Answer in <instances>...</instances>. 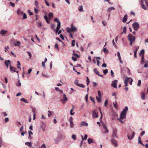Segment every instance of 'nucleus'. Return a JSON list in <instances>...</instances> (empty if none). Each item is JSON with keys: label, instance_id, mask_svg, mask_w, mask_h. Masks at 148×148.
<instances>
[{"label": "nucleus", "instance_id": "nucleus-2", "mask_svg": "<svg viewBox=\"0 0 148 148\" xmlns=\"http://www.w3.org/2000/svg\"><path fill=\"white\" fill-rule=\"evenodd\" d=\"M140 4L142 8L146 10L148 9V2L147 0H140Z\"/></svg>", "mask_w": 148, "mask_h": 148}, {"label": "nucleus", "instance_id": "nucleus-16", "mask_svg": "<svg viewBox=\"0 0 148 148\" xmlns=\"http://www.w3.org/2000/svg\"><path fill=\"white\" fill-rule=\"evenodd\" d=\"M13 44L15 46L19 47L20 46V42L16 40L14 42Z\"/></svg>", "mask_w": 148, "mask_h": 148}, {"label": "nucleus", "instance_id": "nucleus-6", "mask_svg": "<svg viewBox=\"0 0 148 148\" xmlns=\"http://www.w3.org/2000/svg\"><path fill=\"white\" fill-rule=\"evenodd\" d=\"M117 130L116 128H113L112 130V138H118V136L117 134Z\"/></svg>", "mask_w": 148, "mask_h": 148}, {"label": "nucleus", "instance_id": "nucleus-28", "mask_svg": "<svg viewBox=\"0 0 148 148\" xmlns=\"http://www.w3.org/2000/svg\"><path fill=\"white\" fill-rule=\"evenodd\" d=\"M123 31L122 32L121 34H122V33H124L126 34V27L125 26H124L123 27Z\"/></svg>", "mask_w": 148, "mask_h": 148}, {"label": "nucleus", "instance_id": "nucleus-21", "mask_svg": "<svg viewBox=\"0 0 148 148\" xmlns=\"http://www.w3.org/2000/svg\"><path fill=\"white\" fill-rule=\"evenodd\" d=\"M103 128L105 129V130H106V132H104L103 133L105 134L108 133V130L106 125L105 124H103Z\"/></svg>", "mask_w": 148, "mask_h": 148}, {"label": "nucleus", "instance_id": "nucleus-32", "mask_svg": "<svg viewBox=\"0 0 148 148\" xmlns=\"http://www.w3.org/2000/svg\"><path fill=\"white\" fill-rule=\"evenodd\" d=\"M94 72L95 73L96 75H99V73L98 71L97 70V69L96 68H95L93 70Z\"/></svg>", "mask_w": 148, "mask_h": 148}, {"label": "nucleus", "instance_id": "nucleus-35", "mask_svg": "<svg viewBox=\"0 0 148 148\" xmlns=\"http://www.w3.org/2000/svg\"><path fill=\"white\" fill-rule=\"evenodd\" d=\"M73 108H72V109L70 111V114L71 115H73L74 114L75 112L73 113L72 112L73 111V109L74 108V107L73 106H72Z\"/></svg>", "mask_w": 148, "mask_h": 148}, {"label": "nucleus", "instance_id": "nucleus-61", "mask_svg": "<svg viewBox=\"0 0 148 148\" xmlns=\"http://www.w3.org/2000/svg\"><path fill=\"white\" fill-rule=\"evenodd\" d=\"M72 59L74 61H77V60L76 58L73 56L72 57Z\"/></svg>", "mask_w": 148, "mask_h": 148}, {"label": "nucleus", "instance_id": "nucleus-57", "mask_svg": "<svg viewBox=\"0 0 148 148\" xmlns=\"http://www.w3.org/2000/svg\"><path fill=\"white\" fill-rule=\"evenodd\" d=\"M48 115L49 116H50L52 114L51 112V111H48Z\"/></svg>", "mask_w": 148, "mask_h": 148}, {"label": "nucleus", "instance_id": "nucleus-47", "mask_svg": "<svg viewBox=\"0 0 148 148\" xmlns=\"http://www.w3.org/2000/svg\"><path fill=\"white\" fill-rule=\"evenodd\" d=\"M21 84L20 82V80H19L18 81V84H16V85L17 86H21Z\"/></svg>", "mask_w": 148, "mask_h": 148}, {"label": "nucleus", "instance_id": "nucleus-55", "mask_svg": "<svg viewBox=\"0 0 148 148\" xmlns=\"http://www.w3.org/2000/svg\"><path fill=\"white\" fill-rule=\"evenodd\" d=\"M108 104V100L106 99L105 101L104 105L105 106H106Z\"/></svg>", "mask_w": 148, "mask_h": 148}, {"label": "nucleus", "instance_id": "nucleus-1", "mask_svg": "<svg viewBox=\"0 0 148 148\" xmlns=\"http://www.w3.org/2000/svg\"><path fill=\"white\" fill-rule=\"evenodd\" d=\"M128 40L130 41V45L132 46L135 41L136 38L135 36H133L132 34H129L127 36Z\"/></svg>", "mask_w": 148, "mask_h": 148}, {"label": "nucleus", "instance_id": "nucleus-11", "mask_svg": "<svg viewBox=\"0 0 148 148\" xmlns=\"http://www.w3.org/2000/svg\"><path fill=\"white\" fill-rule=\"evenodd\" d=\"M10 71L12 73H14L15 72L16 70L17 69V68H16L12 66L11 65L10 66Z\"/></svg>", "mask_w": 148, "mask_h": 148}, {"label": "nucleus", "instance_id": "nucleus-12", "mask_svg": "<svg viewBox=\"0 0 148 148\" xmlns=\"http://www.w3.org/2000/svg\"><path fill=\"white\" fill-rule=\"evenodd\" d=\"M71 31L72 32H76L77 30V28L75 26H74L73 24L71 25Z\"/></svg>", "mask_w": 148, "mask_h": 148}, {"label": "nucleus", "instance_id": "nucleus-36", "mask_svg": "<svg viewBox=\"0 0 148 148\" xmlns=\"http://www.w3.org/2000/svg\"><path fill=\"white\" fill-rule=\"evenodd\" d=\"M70 123V126L71 128H73L74 127V124L73 121L69 122Z\"/></svg>", "mask_w": 148, "mask_h": 148}, {"label": "nucleus", "instance_id": "nucleus-64", "mask_svg": "<svg viewBox=\"0 0 148 148\" xmlns=\"http://www.w3.org/2000/svg\"><path fill=\"white\" fill-rule=\"evenodd\" d=\"M28 13H29V15H32L33 14V13L32 12H31L30 11V10H28Z\"/></svg>", "mask_w": 148, "mask_h": 148}, {"label": "nucleus", "instance_id": "nucleus-42", "mask_svg": "<svg viewBox=\"0 0 148 148\" xmlns=\"http://www.w3.org/2000/svg\"><path fill=\"white\" fill-rule=\"evenodd\" d=\"M113 104L114 107L116 108H117V106L116 104V102L115 101V102H113Z\"/></svg>", "mask_w": 148, "mask_h": 148}, {"label": "nucleus", "instance_id": "nucleus-15", "mask_svg": "<svg viewBox=\"0 0 148 148\" xmlns=\"http://www.w3.org/2000/svg\"><path fill=\"white\" fill-rule=\"evenodd\" d=\"M5 64L6 66L7 67H8V64H9L10 66L11 65V63H10V61L9 60H6L5 62Z\"/></svg>", "mask_w": 148, "mask_h": 148}, {"label": "nucleus", "instance_id": "nucleus-56", "mask_svg": "<svg viewBox=\"0 0 148 148\" xmlns=\"http://www.w3.org/2000/svg\"><path fill=\"white\" fill-rule=\"evenodd\" d=\"M66 30H67V31L68 32L70 33L71 32V28H70L69 27H68L66 29Z\"/></svg>", "mask_w": 148, "mask_h": 148}, {"label": "nucleus", "instance_id": "nucleus-52", "mask_svg": "<svg viewBox=\"0 0 148 148\" xmlns=\"http://www.w3.org/2000/svg\"><path fill=\"white\" fill-rule=\"evenodd\" d=\"M45 62L43 61H42V66L45 69Z\"/></svg>", "mask_w": 148, "mask_h": 148}, {"label": "nucleus", "instance_id": "nucleus-33", "mask_svg": "<svg viewBox=\"0 0 148 148\" xmlns=\"http://www.w3.org/2000/svg\"><path fill=\"white\" fill-rule=\"evenodd\" d=\"M38 148H47L45 144H43L41 146H39Z\"/></svg>", "mask_w": 148, "mask_h": 148}, {"label": "nucleus", "instance_id": "nucleus-17", "mask_svg": "<svg viewBox=\"0 0 148 148\" xmlns=\"http://www.w3.org/2000/svg\"><path fill=\"white\" fill-rule=\"evenodd\" d=\"M117 56H118V58L120 61V63L121 64H122L123 63V62L121 60V57L120 54L119 52H118L117 53Z\"/></svg>", "mask_w": 148, "mask_h": 148}, {"label": "nucleus", "instance_id": "nucleus-46", "mask_svg": "<svg viewBox=\"0 0 148 148\" xmlns=\"http://www.w3.org/2000/svg\"><path fill=\"white\" fill-rule=\"evenodd\" d=\"M144 49H142L140 51L139 53V55H140L141 54H142L143 55H144Z\"/></svg>", "mask_w": 148, "mask_h": 148}, {"label": "nucleus", "instance_id": "nucleus-27", "mask_svg": "<svg viewBox=\"0 0 148 148\" xmlns=\"http://www.w3.org/2000/svg\"><path fill=\"white\" fill-rule=\"evenodd\" d=\"M21 100L22 101H23L25 103H28V101L27 100L25 99L24 98H21Z\"/></svg>", "mask_w": 148, "mask_h": 148}, {"label": "nucleus", "instance_id": "nucleus-50", "mask_svg": "<svg viewBox=\"0 0 148 148\" xmlns=\"http://www.w3.org/2000/svg\"><path fill=\"white\" fill-rule=\"evenodd\" d=\"M100 113L101 115V117L100 118V121L101 122H102V118L103 114H102V112H100Z\"/></svg>", "mask_w": 148, "mask_h": 148}, {"label": "nucleus", "instance_id": "nucleus-49", "mask_svg": "<svg viewBox=\"0 0 148 148\" xmlns=\"http://www.w3.org/2000/svg\"><path fill=\"white\" fill-rule=\"evenodd\" d=\"M108 70L107 69H106L103 71V73L105 75H106L108 73Z\"/></svg>", "mask_w": 148, "mask_h": 148}, {"label": "nucleus", "instance_id": "nucleus-41", "mask_svg": "<svg viewBox=\"0 0 148 148\" xmlns=\"http://www.w3.org/2000/svg\"><path fill=\"white\" fill-rule=\"evenodd\" d=\"M103 51L105 53H107L108 52V50L106 49V47L103 49Z\"/></svg>", "mask_w": 148, "mask_h": 148}, {"label": "nucleus", "instance_id": "nucleus-62", "mask_svg": "<svg viewBox=\"0 0 148 148\" xmlns=\"http://www.w3.org/2000/svg\"><path fill=\"white\" fill-rule=\"evenodd\" d=\"M56 39V40L59 41V42H61L63 44H64V43L61 41V40L59 38L57 37Z\"/></svg>", "mask_w": 148, "mask_h": 148}, {"label": "nucleus", "instance_id": "nucleus-10", "mask_svg": "<svg viewBox=\"0 0 148 148\" xmlns=\"http://www.w3.org/2000/svg\"><path fill=\"white\" fill-rule=\"evenodd\" d=\"M118 82L117 80H114L112 81L111 84V86L115 88H117L116 84Z\"/></svg>", "mask_w": 148, "mask_h": 148}, {"label": "nucleus", "instance_id": "nucleus-13", "mask_svg": "<svg viewBox=\"0 0 148 148\" xmlns=\"http://www.w3.org/2000/svg\"><path fill=\"white\" fill-rule=\"evenodd\" d=\"M92 115L93 117L97 118L98 116V114L96 113L95 110H93L92 112Z\"/></svg>", "mask_w": 148, "mask_h": 148}, {"label": "nucleus", "instance_id": "nucleus-40", "mask_svg": "<svg viewBox=\"0 0 148 148\" xmlns=\"http://www.w3.org/2000/svg\"><path fill=\"white\" fill-rule=\"evenodd\" d=\"M77 86H79V87H81V88H84V87H85L84 85L83 84H79L77 85Z\"/></svg>", "mask_w": 148, "mask_h": 148}, {"label": "nucleus", "instance_id": "nucleus-20", "mask_svg": "<svg viewBox=\"0 0 148 148\" xmlns=\"http://www.w3.org/2000/svg\"><path fill=\"white\" fill-rule=\"evenodd\" d=\"M21 15H22V14H23V19H25L26 18H27V16L26 14L25 13H24L22 11H21Z\"/></svg>", "mask_w": 148, "mask_h": 148}, {"label": "nucleus", "instance_id": "nucleus-3", "mask_svg": "<svg viewBox=\"0 0 148 148\" xmlns=\"http://www.w3.org/2000/svg\"><path fill=\"white\" fill-rule=\"evenodd\" d=\"M128 110V108L127 107L125 106L121 113L120 117L121 119H124L126 118V114Z\"/></svg>", "mask_w": 148, "mask_h": 148}, {"label": "nucleus", "instance_id": "nucleus-43", "mask_svg": "<svg viewBox=\"0 0 148 148\" xmlns=\"http://www.w3.org/2000/svg\"><path fill=\"white\" fill-rule=\"evenodd\" d=\"M54 47L55 49H57L58 50L59 49V48L58 46V45L57 44H55V45Z\"/></svg>", "mask_w": 148, "mask_h": 148}, {"label": "nucleus", "instance_id": "nucleus-30", "mask_svg": "<svg viewBox=\"0 0 148 148\" xmlns=\"http://www.w3.org/2000/svg\"><path fill=\"white\" fill-rule=\"evenodd\" d=\"M96 98L98 102L99 103L100 102L101 100V97H97Z\"/></svg>", "mask_w": 148, "mask_h": 148}, {"label": "nucleus", "instance_id": "nucleus-34", "mask_svg": "<svg viewBox=\"0 0 148 148\" xmlns=\"http://www.w3.org/2000/svg\"><path fill=\"white\" fill-rule=\"evenodd\" d=\"M144 62V55H142V59L141 60V64H143V63Z\"/></svg>", "mask_w": 148, "mask_h": 148}, {"label": "nucleus", "instance_id": "nucleus-26", "mask_svg": "<svg viewBox=\"0 0 148 148\" xmlns=\"http://www.w3.org/2000/svg\"><path fill=\"white\" fill-rule=\"evenodd\" d=\"M7 32V31L2 29L1 31L0 34H6Z\"/></svg>", "mask_w": 148, "mask_h": 148}, {"label": "nucleus", "instance_id": "nucleus-4", "mask_svg": "<svg viewBox=\"0 0 148 148\" xmlns=\"http://www.w3.org/2000/svg\"><path fill=\"white\" fill-rule=\"evenodd\" d=\"M54 21L55 22H57L58 23L56 29V30H55V32L56 33H57L60 27L61 23L59 19L57 18H56L54 19Z\"/></svg>", "mask_w": 148, "mask_h": 148}, {"label": "nucleus", "instance_id": "nucleus-44", "mask_svg": "<svg viewBox=\"0 0 148 148\" xmlns=\"http://www.w3.org/2000/svg\"><path fill=\"white\" fill-rule=\"evenodd\" d=\"M72 138L74 140H76V135L75 134L73 135L72 136Z\"/></svg>", "mask_w": 148, "mask_h": 148}, {"label": "nucleus", "instance_id": "nucleus-54", "mask_svg": "<svg viewBox=\"0 0 148 148\" xmlns=\"http://www.w3.org/2000/svg\"><path fill=\"white\" fill-rule=\"evenodd\" d=\"M2 139L1 137H0V147H1V145L2 144Z\"/></svg>", "mask_w": 148, "mask_h": 148}, {"label": "nucleus", "instance_id": "nucleus-23", "mask_svg": "<svg viewBox=\"0 0 148 148\" xmlns=\"http://www.w3.org/2000/svg\"><path fill=\"white\" fill-rule=\"evenodd\" d=\"M88 143L89 144H90L93 143V139L91 138H88Z\"/></svg>", "mask_w": 148, "mask_h": 148}, {"label": "nucleus", "instance_id": "nucleus-45", "mask_svg": "<svg viewBox=\"0 0 148 148\" xmlns=\"http://www.w3.org/2000/svg\"><path fill=\"white\" fill-rule=\"evenodd\" d=\"M28 133L29 134V138H30V135L31 134H32L33 133L31 131H29Z\"/></svg>", "mask_w": 148, "mask_h": 148}, {"label": "nucleus", "instance_id": "nucleus-38", "mask_svg": "<svg viewBox=\"0 0 148 148\" xmlns=\"http://www.w3.org/2000/svg\"><path fill=\"white\" fill-rule=\"evenodd\" d=\"M78 10L80 12L83 11L82 6H80L79 7V8L78 9Z\"/></svg>", "mask_w": 148, "mask_h": 148}, {"label": "nucleus", "instance_id": "nucleus-19", "mask_svg": "<svg viewBox=\"0 0 148 148\" xmlns=\"http://www.w3.org/2000/svg\"><path fill=\"white\" fill-rule=\"evenodd\" d=\"M127 19V15L126 14L124 16V17L122 21L123 23H125Z\"/></svg>", "mask_w": 148, "mask_h": 148}, {"label": "nucleus", "instance_id": "nucleus-5", "mask_svg": "<svg viewBox=\"0 0 148 148\" xmlns=\"http://www.w3.org/2000/svg\"><path fill=\"white\" fill-rule=\"evenodd\" d=\"M130 80V84L131 85H132V82L133 81V80L132 79V78L130 77H125V79L124 81V83L125 85V86H128V82L129 80Z\"/></svg>", "mask_w": 148, "mask_h": 148}, {"label": "nucleus", "instance_id": "nucleus-51", "mask_svg": "<svg viewBox=\"0 0 148 148\" xmlns=\"http://www.w3.org/2000/svg\"><path fill=\"white\" fill-rule=\"evenodd\" d=\"M78 82H79V81L78 80H75V81L74 83L77 86V85H78V84H79L78 83Z\"/></svg>", "mask_w": 148, "mask_h": 148}, {"label": "nucleus", "instance_id": "nucleus-58", "mask_svg": "<svg viewBox=\"0 0 148 148\" xmlns=\"http://www.w3.org/2000/svg\"><path fill=\"white\" fill-rule=\"evenodd\" d=\"M141 138L140 137H139L138 138V143L139 144H140V143H142V141H141Z\"/></svg>", "mask_w": 148, "mask_h": 148}, {"label": "nucleus", "instance_id": "nucleus-48", "mask_svg": "<svg viewBox=\"0 0 148 148\" xmlns=\"http://www.w3.org/2000/svg\"><path fill=\"white\" fill-rule=\"evenodd\" d=\"M75 40H73L72 42V46L74 47L75 46Z\"/></svg>", "mask_w": 148, "mask_h": 148}, {"label": "nucleus", "instance_id": "nucleus-31", "mask_svg": "<svg viewBox=\"0 0 148 148\" xmlns=\"http://www.w3.org/2000/svg\"><path fill=\"white\" fill-rule=\"evenodd\" d=\"M31 108L32 110V111L34 113V114H35L36 115V109L35 108H33L32 107H31Z\"/></svg>", "mask_w": 148, "mask_h": 148}, {"label": "nucleus", "instance_id": "nucleus-7", "mask_svg": "<svg viewBox=\"0 0 148 148\" xmlns=\"http://www.w3.org/2000/svg\"><path fill=\"white\" fill-rule=\"evenodd\" d=\"M132 26L134 30L137 31L139 27V25L138 22H135L132 25Z\"/></svg>", "mask_w": 148, "mask_h": 148}, {"label": "nucleus", "instance_id": "nucleus-29", "mask_svg": "<svg viewBox=\"0 0 148 148\" xmlns=\"http://www.w3.org/2000/svg\"><path fill=\"white\" fill-rule=\"evenodd\" d=\"M55 89L56 90V91H58L60 92H61V93H62L63 91L62 90H60L59 88L58 87H55Z\"/></svg>", "mask_w": 148, "mask_h": 148}, {"label": "nucleus", "instance_id": "nucleus-53", "mask_svg": "<svg viewBox=\"0 0 148 148\" xmlns=\"http://www.w3.org/2000/svg\"><path fill=\"white\" fill-rule=\"evenodd\" d=\"M141 81L140 80H139L138 81L137 85L138 86H140L141 85Z\"/></svg>", "mask_w": 148, "mask_h": 148}, {"label": "nucleus", "instance_id": "nucleus-24", "mask_svg": "<svg viewBox=\"0 0 148 148\" xmlns=\"http://www.w3.org/2000/svg\"><path fill=\"white\" fill-rule=\"evenodd\" d=\"M26 145L29 146V147H31L32 145V143L31 142H27L25 143Z\"/></svg>", "mask_w": 148, "mask_h": 148}, {"label": "nucleus", "instance_id": "nucleus-9", "mask_svg": "<svg viewBox=\"0 0 148 148\" xmlns=\"http://www.w3.org/2000/svg\"><path fill=\"white\" fill-rule=\"evenodd\" d=\"M111 142L112 144L114 145L115 147H116L118 146V145L116 143V141L114 138H111Z\"/></svg>", "mask_w": 148, "mask_h": 148}, {"label": "nucleus", "instance_id": "nucleus-8", "mask_svg": "<svg viewBox=\"0 0 148 148\" xmlns=\"http://www.w3.org/2000/svg\"><path fill=\"white\" fill-rule=\"evenodd\" d=\"M67 100L68 98L66 97V95L64 94L63 95V98L60 99V101H62L63 104H64Z\"/></svg>", "mask_w": 148, "mask_h": 148}, {"label": "nucleus", "instance_id": "nucleus-25", "mask_svg": "<svg viewBox=\"0 0 148 148\" xmlns=\"http://www.w3.org/2000/svg\"><path fill=\"white\" fill-rule=\"evenodd\" d=\"M48 16L49 20H51L53 17V14L51 12L49 13L48 15Z\"/></svg>", "mask_w": 148, "mask_h": 148}, {"label": "nucleus", "instance_id": "nucleus-18", "mask_svg": "<svg viewBox=\"0 0 148 148\" xmlns=\"http://www.w3.org/2000/svg\"><path fill=\"white\" fill-rule=\"evenodd\" d=\"M86 126V127H87L88 126V123H86L85 121H82L81 122V124L80 125V126Z\"/></svg>", "mask_w": 148, "mask_h": 148}, {"label": "nucleus", "instance_id": "nucleus-14", "mask_svg": "<svg viewBox=\"0 0 148 148\" xmlns=\"http://www.w3.org/2000/svg\"><path fill=\"white\" fill-rule=\"evenodd\" d=\"M135 135V132L134 131H133L132 132V135L131 137H130L129 134H128L127 135V137L128 138V139L129 140H131L134 137V136Z\"/></svg>", "mask_w": 148, "mask_h": 148}, {"label": "nucleus", "instance_id": "nucleus-37", "mask_svg": "<svg viewBox=\"0 0 148 148\" xmlns=\"http://www.w3.org/2000/svg\"><path fill=\"white\" fill-rule=\"evenodd\" d=\"M145 95L143 92L142 93L141 98L143 100H145Z\"/></svg>", "mask_w": 148, "mask_h": 148}, {"label": "nucleus", "instance_id": "nucleus-22", "mask_svg": "<svg viewBox=\"0 0 148 148\" xmlns=\"http://www.w3.org/2000/svg\"><path fill=\"white\" fill-rule=\"evenodd\" d=\"M115 8L113 7H109L107 9V11L109 12H110L112 10H114Z\"/></svg>", "mask_w": 148, "mask_h": 148}, {"label": "nucleus", "instance_id": "nucleus-39", "mask_svg": "<svg viewBox=\"0 0 148 148\" xmlns=\"http://www.w3.org/2000/svg\"><path fill=\"white\" fill-rule=\"evenodd\" d=\"M55 25L54 24H52L51 26V28L55 32Z\"/></svg>", "mask_w": 148, "mask_h": 148}, {"label": "nucleus", "instance_id": "nucleus-60", "mask_svg": "<svg viewBox=\"0 0 148 148\" xmlns=\"http://www.w3.org/2000/svg\"><path fill=\"white\" fill-rule=\"evenodd\" d=\"M10 3L11 5V6H12V7H14L15 6V4L14 3L12 2H10Z\"/></svg>", "mask_w": 148, "mask_h": 148}, {"label": "nucleus", "instance_id": "nucleus-63", "mask_svg": "<svg viewBox=\"0 0 148 148\" xmlns=\"http://www.w3.org/2000/svg\"><path fill=\"white\" fill-rule=\"evenodd\" d=\"M73 55L77 57V58L79 57V56L77 54L74 53L73 54Z\"/></svg>", "mask_w": 148, "mask_h": 148}, {"label": "nucleus", "instance_id": "nucleus-59", "mask_svg": "<svg viewBox=\"0 0 148 148\" xmlns=\"http://www.w3.org/2000/svg\"><path fill=\"white\" fill-rule=\"evenodd\" d=\"M122 119H121V117L118 119L119 121L120 122H121L122 123H123V121L121 120Z\"/></svg>", "mask_w": 148, "mask_h": 148}]
</instances>
